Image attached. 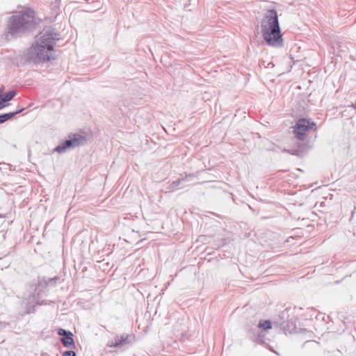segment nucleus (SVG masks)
Instances as JSON below:
<instances>
[{"label": "nucleus", "mask_w": 356, "mask_h": 356, "mask_svg": "<svg viewBox=\"0 0 356 356\" xmlns=\"http://www.w3.org/2000/svg\"><path fill=\"white\" fill-rule=\"evenodd\" d=\"M58 40L59 34L55 29L51 26L43 29L35 45L28 48L22 55L24 63L39 64L54 60L55 57L51 52Z\"/></svg>", "instance_id": "1"}, {"label": "nucleus", "mask_w": 356, "mask_h": 356, "mask_svg": "<svg viewBox=\"0 0 356 356\" xmlns=\"http://www.w3.org/2000/svg\"><path fill=\"white\" fill-rule=\"evenodd\" d=\"M261 33L265 42L273 47H282L284 42L278 15L274 9L268 10L261 22Z\"/></svg>", "instance_id": "2"}, {"label": "nucleus", "mask_w": 356, "mask_h": 356, "mask_svg": "<svg viewBox=\"0 0 356 356\" xmlns=\"http://www.w3.org/2000/svg\"><path fill=\"white\" fill-rule=\"evenodd\" d=\"M35 26L34 12L27 8L9 17L7 25V35L17 38L31 31Z\"/></svg>", "instance_id": "3"}, {"label": "nucleus", "mask_w": 356, "mask_h": 356, "mask_svg": "<svg viewBox=\"0 0 356 356\" xmlns=\"http://www.w3.org/2000/svg\"><path fill=\"white\" fill-rule=\"evenodd\" d=\"M316 129V124L310 119L300 118L293 127V134L295 137L300 140H304L307 133L311 130Z\"/></svg>", "instance_id": "4"}, {"label": "nucleus", "mask_w": 356, "mask_h": 356, "mask_svg": "<svg viewBox=\"0 0 356 356\" xmlns=\"http://www.w3.org/2000/svg\"><path fill=\"white\" fill-rule=\"evenodd\" d=\"M86 142V138L79 134H74L69 136V138L61 142L55 149L54 151L60 154L66 152L67 150L74 149L76 147L83 145Z\"/></svg>", "instance_id": "5"}, {"label": "nucleus", "mask_w": 356, "mask_h": 356, "mask_svg": "<svg viewBox=\"0 0 356 356\" xmlns=\"http://www.w3.org/2000/svg\"><path fill=\"white\" fill-rule=\"evenodd\" d=\"M26 302H27L25 308V314H26L34 313L35 305H48L52 302L51 301L40 300L39 292H38L37 294L33 293L29 295L26 299Z\"/></svg>", "instance_id": "6"}, {"label": "nucleus", "mask_w": 356, "mask_h": 356, "mask_svg": "<svg viewBox=\"0 0 356 356\" xmlns=\"http://www.w3.org/2000/svg\"><path fill=\"white\" fill-rule=\"evenodd\" d=\"M58 334L62 337L60 341L65 347L68 348H74V335L70 331L60 328L58 330Z\"/></svg>", "instance_id": "7"}, {"label": "nucleus", "mask_w": 356, "mask_h": 356, "mask_svg": "<svg viewBox=\"0 0 356 356\" xmlns=\"http://www.w3.org/2000/svg\"><path fill=\"white\" fill-rule=\"evenodd\" d=\"M130 343L131 341L129 340V335L127 334H122L121 335H116L113 339L108 341L107 346L110 348L122 347Z\"/></svg>", "instance_id": "8"}, {"label": "nucleus", "mask_w": 356, "mask_h": 356, "mask_svg": "<svg viewBox=\"0 0 356 356\" xmlns=\"http://www.w3.org/2000/svg\"><path fill=\"white\" fill-rule=\"evenodd\" d=\"M194 177L193 174L186 175L185 177L179 178L175 181H173L168 186V189L170 191H175L179 189V186L184 181H188V177Z\"/></svg>", "instance_id": "9"}, {"label": "nucleus", "mask_w": 356, "mask_h": 356, "mask_svg": "<svg viewBox=\"0 0 356 356\" xmlns=\"http://www.w3.org/2000/svg\"><path fill=\"white\" fill-rule=\"evenodd\" d=\"M24 110V108H19L16 111L10 112L7 113L0 114V124L10 120L12 118L15 116L17 114L20 113Z\"/></svg>", "instance_id": "10"}, {"label": "nucleus", "mask_w": 356, "mask_h": 356, "mask_svg": "<svg viewBox=\"0 0 356 356\" xmlns=\"http://www.w3.org/2000/svg\"><path fill=\"white\" fill-rule=\"evenodd\" d=\"M49 286L47 280L44 278L40 279L38 282V286L35 289V293L37 294L38 292L40 293V296H41V293L44 291L47 286Z\"/></svg>", "instance_id": "11"}, {"label": "nucleus", "mask_w": 356, "mask_h": 356, "mask_svg": "<svg viewBox=\"0 0 356 356\" xmlns=\"http://www.w3.org/2000/svg\"><path fill=\"white\" fill-rule=\"evenodd\" d=\"M17 92L15 90H10L3 95H0V99L5 104V102H9L13 99L16 95Z\"/></svg>", "instance_id": "12"}, {"label": "nucleus", "mask_w": 356, "mask_h": 356, "mask_svg": "<svg viewBox=\"0 0 356 356\" xmlns=\"http://www.w3.org/2000/svg\"><path fill=\"white\" fill-rule=\"evenodd\" d=\"M259 327H261L265 330H269L272 327L271 321L269 320L261 321L259 323Z\"/></svg>", "instance_id": "13"}, {"label": "nucleus", "mask_w": 356, "mask_h": 356, "mask_svg": "<svg viewBox=\"0 0 356 356\" xmlns=\"http://www.w3.org/2000/svg\"><path fill=\"white\" fill-rule=\"evenodd\" d=\"M63 356H76V353L74 350H67L63 353Z\"/></svg>", "instance_id": "14"}, {"label": "nucleus", "mask_w": 356, "mask_h": 356, "mask_svg": "<svg viewBox=\"0 0 356 356\" xmlns=\"http://www.w3.org/2000/svg\"><path fill=\"white\" fill-rule=\"evenodd\" d=\"M284 151H286V152H289V153H290V154H291L293 155L298 156L299 154H300V151L298 149H295V150H286L285 149Z\"/></svg>", "instance_id": "15"}, {"label": "nucleus", "mask_w": 356, "mask_h": 356, "mask_svg": "<svg viewBox=\"0 0 356 356\" xmlns=\"http://www.w3.org/2000/svg\"><path fill=\"white\" fill-rule=\"evenodd\" d=\"M57 280V278L56 277H54V278H51V279H49L47 282L48 283V285H52V284H54L56 283Z\"/></svg>", "instance_id": "16"}, {"label": "nucleus", "mask_w": 356, "mask_h": 356, "mask_svg": "<svg viewBox=\"0 0 356 356\" xmlns=\"http://www.w3.org/2000/svg\"><path fill=\"white\" fill-rule=\"evenodd\" d=\"M8 325V323L6 322H0V330L5 329Z\"/></svg>", "instance_id": "17"}, {"label": "nucleus", "mask_w": 356, "mask_h": 356, "mask_svg": "<svg viewBox=\"0 0 356 356\" xmlns=\"http://www.w3.org/2000/svg\"><path fill=\"white\" fill-rule=\"evenodd\" d=\"M6 106V104H3V102L0 99V110Z\"/></svg>", "instance_id": "18"}, {"label": "nucleus", "mask_w": 356, "mask_h": 356, "mask_svg": "<svg viewBox=\"0 0 356 356\" xmlns=\"http://www.w3.org/2000/svg\"><path fill=\"white\" fill-rule=\"evenodd\" d=\"M4 217H5V216H4V215H3V214H1V213H0V218H4Z\"/></svg>", "instance_id": "19"}, {"label": "nucleus", "mask_w": 356, "mask_h": 356, "mask_svg": "<svg viewBox=\"0 0 356 356\" xmlns=\"http://www.w3.org/2000/svg\"><path fill=\"white\" fill-rule=\"evenodd\" d=\"M355 108H356V102H355Z\"/></svg>", "instance_id": "20"}]
</instances>
